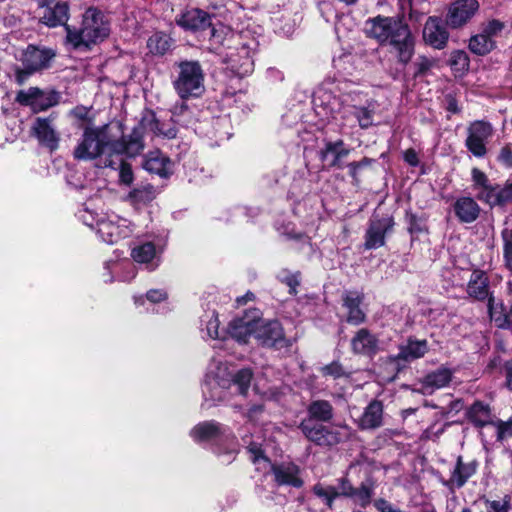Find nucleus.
Segmentation results:
<instances>
[{
    "mask_svg": "<svg viewBox=\"0 0 512 512\" xmlns=\"http://www.w3.org/2000/svg\"><path fill=\"white\" fill-rule=\"evenodd\" d=\"M150 131L155 134H162L160 124L155 118L154 113H146L140 123L134 127L128 139L118 140L120 126L115 127L105 124L99 127L87 125L84 128L82 138L75 147L73 155L78 160H94L101 156H106L104 165L114 167L116 164L113 157L126 154L130 157L139 154L143 148V134Z\"/></svg>",
    "mask_w": 512,
    "mask_h": 512,
    "instance_id": "nucleus-1",
    "label": "nucleus"
},
{
    "mask_svg": "<svg viewBox=\"0 0 512 512\" xmlns=\"http://www.w3.org/2000/svg\"><path fill=\"white\" fill-rule=\"evenodd\" d=\"M253 373L249 368H243L236 373L229 370L227 364L220 358H212L203 385V405L210 408L220 402L226 401L230 390L245 396L250 388Z\"/></svg>",
    "mask_w": 512,
    "mask_h": 512,
    "instance_id": "nucleus-2",
    "label": "nucleus"
},
{
    "mask_svg": "<svg viewBox=\"0 0 512 512\" xmlns=\"http://www.w3.org/2000/svg\"><path fill=\"white\" fill-rule=\"evenodd\" d=\"M365 34L380 45H390L402 64L411 61L415 52V39L409 26L395 17L376 16L365 22Z\"/></svg>",
    "mask_w": 512,
    "mask_h": 512,
    "instance_id": "nucleus-3",
    "label": "nucleus"
},
{
    "mask_svg": "<svg viewBox=\"0 0 512 512\" xmlns=\"http://www.w3.org/2000/svg\"><path fill=\"white\" fill-rule=\"evenodd\" d=\"M247 444V452L249 458L256 466V469L266 473L270 471L273 475V480L278 486H290L293 488H301L304 481L301 476L300 467L292 461H281L271 463V461L264 454L262 444L256 441H248L243 439Z\"/></svg>",
    "mask_w": 512,
    "mask_h": 512,
    "instance_id": "nucleus-4",
    "label": "nucleus"
},
{
    "mask_svg": "<svg viewBox=\"0 0 512 512\" xmlns=\"http://www.w3.org/2000/svg\"><path fill=\"white\" fill-rule=\"evenodd\" d=\"M67 40L75 47H89L103 41L109 35V27L107 21L104 20L103 14L95 9L89 8L83 14L81 28L72 30L66 26Z\"/></svg>",
    "mask_w": 512,
    "mask_h": 512,
    "instance_id": "nucleus-5",
    "label": "nucleus"
},
{
    "mask_svg": "<svg viewBox=\"0 0 512 512\" xmlns=\"http://www.w3.org/2000/svg\"><path fill=\"white\" fill-rule=\"evenodd\" d=\"M205 74L198 61L184 60L176 64L172 82L178 96L183 99L200 97L205 91Z\"/></svg>",
    "mask_w": 512,
    "mask_h": 512,
    "instance_id": "nucleus-6",
    "label": "nucleus"
},
{
    "mask_svg": "<svg viewBox=\"0 0 512 512\" xmlns=\"http://www.w3.org/2000/svg\"><path fill=\"white\" fill-rule=\"evenodd\" d=\"M307 439L320 446H334L350 438L352 429L347 425H334L331 428L313 421L304 419L299 426Z\"/></svg>",
    "mask_w": 512,
    "mask_h": 512,
    "instance_id": "nucleus-7",
    "label": "nucleus"
},
{
    "mask_svg": "<svg viewBox=\"0 0 512 512\" xmlns=\"http://www.w3.org/2000/svg\"><path fill=\"white\" fill-rule=\"evenodd\" d=\"M255 340L265 347L277 350L288 348L292 345L290 339L284 335L283 327L277 320H266L258 314Z\"/></svg>",
    "mask_w": 512,
    "mask_h": 512,
    "instance_id": "nucleus-8",
    "label": "nucleus"
},
{
    "mask_svg": "<svg viewBox=\"0 0 512 512\" xmlns=\"http://www.w3.org/2000/svg\"><path fill=\"white\" fill-rule=\"evenodd\" d=\"M54 56L55 53L51 49L28 46L22 54L24 70L17 72V82L22 84L31 73L48 68Z\"/></svg>",
    "mask_w": 512,
    "mask_h": 512,
    "instance_id": "nucleus-9",
    "label": "nucleus"
},
{
    "mask_svg": "<svg viewBox=\"0 0 512 512\" xmlns=\"http://www.w3.org/2000/svg\"><path fill=\"white\" fill-rule=\"evenodd\" d=\"M258 43L255 39H250L242 43L239 47L233 49L227 55V62L230 69L239 77L251 74L254 70V55Z\"/></svg>",
    "mask_w": 512,
    "mask_h": 512,
    "instance_id": "nucleus-10",
    "label": "nucleus"
},
{
    "mask_svg": "<svg viewBox=\"0 0 512 512\" xmlns=\"http://www.w3.org/2000/svg\"><path fill=\"white\" fill-rule=\"evenodd\" d=\"M132 232L131 222L114 214L104 215L101 221L97 222V234L108 244H114L130 236Z\"/></svg>",
    "mask_w": 512,
    "mask_h": 512,
    "instance_id": "nucleus-11",
    "label": "nucleus"
},
{
    "mask_svg": "<svg viewBox=\"0 0 512 512\" xmlns=\"http://www.w3.org/2000/svg\"><path fill=\"white\" fill-rule=\"evenodd\" d=\"M493 135V128L485 121H474L467 129L465 146L473 156L483 158L487 154V143Z\"/></svg>",
    "mask_w": 512,
    "mask_h": 512,
    "instance_id": "nucleus-12",
    "label": "nucleus"
},
{
    "mask_svg": "<svg viewBox=\"0 0 512 512\" xmlns=\"http://www.w3.org/2000/svg\"><path fill=\"white\" fill-rule=\"evenodd\" d=\"M471 176L473 182L472 188L479 201L491 207L502 206L501 187L499 185H492L485 173L478 168L472 169Z\"/></svg>",
    "mask_w": 512,
    "mask_h": 512,
    "instance_id": "nucleus-13",
    "label": "nucleus"
},
{
    "mask_svg": "<svg viewBox=\"0 0 512 512\" xmlns=\"http://www.w3.org/2000/svg\"><path fill=\"white\" fill-rule=\"evenodd\" d=\"M163 251L164 245L161 241H147L136 245L131 251V257L136 263L153 271L160 265Z\"/></svg>",
    "mask_w": 512,
    "mask_h": 512,
    "instance_id": "nucleus-14",
    "label": "nucleus"
},
{
    "mask_svg": "<svg viewBox=\"0 0 512 512\" xmlns=\"http://www.w3.org/2000/svg\"><path fill=\"white\" fill-rule=\"evenodd\" d=\"M258 310H252L243 317L234 319L229 325V334L231 338L239 343H247L251 337L255 339Z\"/></svg>",
    "mask_w": 512,
    "mask_h": 512,
    "instance_id": "nucleus-15",
    "label": "nucleus"
},
{
    "mask_svg": "<svg viewBox=\"0 0 512 512\" xmlns=\"http://www.w3.org/2000/svg\"><path fill=\"white\" fill-rule=\"evenodd\" d=\"M393 224L390 217L372 219L365 233V249L372 250L384 246L385 235L392 229Z\"/></svg>",
    "mask_w": 512,
    "mask_h": 512,
    "instance_id": "nucleus-16",
    "label": "nucleus"
},
{
    "mask_svg": "<svg viewBox=\"0 0 512 512\" xmlns=\"http://www.w3.org/2000/svg\"><path fill=\"white\" fill-rule=\"evenodd\" d=\"M478 8L477 0H457L449 9L447 24L452 28L463 26L473 17Z\"/></svg>",
    "mask_w": 512,
    "mask_h": 512,
    "instance_id": "nucleus-17",
    "label": "nucleus"
},
{
    "mask_svg": "<svg viewBox=\"0 0 512 512\" xmlns=\"http://www.w3.org/2000/svg\"><path fill=\"white\" fill-rule=\"evenodd\" d=\"M53 121L52 117H38L32 125L33 135L41 145L48 147L50 150L57 149L60 140Z\"/></svg>",
    "mask_w": 512,
    "mask_h": 512,
    "instance_id": "nucleus-18",
    "label": "nucleus"
},
{
    "mask_svg": "<svg viewBox=\"0 0 512 512\" xmlns=\"http://www.w3.org/2000/svg\"><path fill=\"white\" fill-rule=\"evenodd\" d=\"M478 467V461L474 459L464 461L462 456H458L455 467L451 472V476L445 485L450 489L462 488L467 483V481L476 474Z\"/></svg>",
    "mask_w": 512,
    "mask_h": 512,
    "instance_id": "nucleus-19",
    "label": "nucleus"
},
{
    "mask_svg": "<svg viewBox=\"0 0 512 512\" xmlns=\"http://www.w3.org/2000/svg\"><path fill=\"white\" fill-rule=\"evenodd\" d=\"M423 39L426 44L435 48L443 49L447 45L449 33L441 19L429 17L423 28Z\"/></svg>",
    "mask_w": 512,
    "mask_h": 512,
    "instance_id": "nucleus-20",
    "label": "nucleus"
},
{
    "mask_svg": "<svg viewBox=\"0 0 512 512\" xmlns=\"http://www.w3.org/2000/svg\"><path fill=\"white\" fill-rule=\"evenodd\" d=\"M176 23L190 31L205 30L211 25L210 15L198 8H192L184 11L176 18Z\"/></svg>",
    "mask_w": 512,
    "mask_h": 512,
    "instance_id": "nucleus-21",
    "label": "nucleus"
},
{
    "mask_svg": "<svg viewBox=\"0 0 512 512\" xmlns=\"http://www.w3.org/2000/svg\"><path fill=\"white\" fill-rule=\"evenodd\" d=\"M351 349L355 354L372 357L379 351V340L368 329L361 328L351 339Z\"/></svg>",
    "mask_w": 512,
    "mask_h": 512,
    "instance_id": "nucleus-22",
    "label": "nucleus"
},
{
    "mask_svg": "<svg viewBox=\"0 0 512 512\" xmlns=\"http://www.w3.org/2000/svg\"><path fill=\"white\" fill-rule=\"evenodd\" d=\"M453 371L447 367H440L427 374L421 381V392L432 394L435 390L446 387L452 380Z\"/></svg>",
    "mask_w": 512,
    "mask_h": 512,
    "instance_id": "nucleus-23",
    "label": "nucleus"
},
{
    "mask_svg": "<svg viewBox=\"0 0 512 512\" xmlns=\"http://www.w3.org/2000/svg\"><path fill=\"white\" fill-rule=\"evenodd\" d=\"M467 418L477 428L493 426L497 419L490 406L481 401H476L471 405L467 411Z\"/></svg>",
    "mask_w": 512,
    "mask_h": 512,
    "instance_id": "nucleus-24",
    "label": "nucleus"
},
{
    "mask_svg": "<svg viewBox=\"0 0 512 512\" xmlns=\"http://www.w3.org/2000/svg\"><path fill=\"white\" fill-rule=\"evenodd\" d=\"M374 485L370 480L361 484L359 488H354L347 480L341 482V494L351 497L357 504L366 506L370 503L373 495Z\"/></svg>",
    "mask_w": 512,
    "mask_h": 512,
    "instance_id": "nucleus-25",
    "label": "nucleus"
},
{
    "mask_svg": "<svg viewBox=\"0 0 512 512\" xmlns=\"http://www.w3.org/2000/svg\"><path fill=\"white\" fill-rule=\"evenodd\" d=\"M383 405L378 400L371 401L364 409L362 416L358 420V426L362 430L377 429L382 425Z\"/></svg>",
    "mask_w": 512,
    "mask_h": 512,
    "instance_id": "nucleus-26",
    "label": "nucleus"
},
{
    "mask_svg": "<svg viewBox=\"0 0 512 512\" xmlns=\"http://www.w3.org/2000/svg\"><path fill=\"white\" fill-rule=\"evenodd\" d=\"M453 209L455 215L462 223H472L480 214L479 205L473 198L468 196L458 198L453 205Z\"/></svg>",
    "mask_w": 512,
    "mask_h": 512,
    "instance_id": "nucleus-27",
    "label": "nucleus"
},
{
    "mask_svg": "<svg viewBox=\"0 0 512 512\" xmlns=\"http://www.w3.org/2000/svg\"><path fill=\"white\" fill-rule=\"evenodd\" d=\"M226 429L220 423L216 421H204L197 424L190 432L191 437L194 441H208L219 437L220 435H226Z\"/></svg>",
    "mask_w": 512,
    "mask_h": 512,
    "instance_id": "nucleus-28",
    "label": "nucleus"
},
{
    "mask_svg": "<svg viewBox=\"0 0 512 512\" xmlns=\"http://www.w3.org/2000/svg\"><path fill=\"white\" fill-rule=\"evenodd\" d=\"M344 307L348 311L347 322L353 325H359L366 319L365 313L360 308L363 301V295L359 292H347L344 296Z\"/></svg>",
    "mask_w": 512,
    "mask_h": 512,
    "instance_id": "nucleus-29",
    "label": "nucleus"
},
{
    "mask_svg": "<svg viewBox=\"0 0 512 512\" xmlns=\"http://www.w3.org/2000/svg\"><path fill=\"white\" fill-rule=\"evenodd\" d=\"M69 18V7L66 2H57L54 6H47L41 20L49 27L66 25Z\"/></svg>",
    "mask_w": 512,
    "mask_h": 512,
    "instance_id": "nucleus-30",
    "label": "nucleus"
},
{
    "mask_svg": "<svg viewBox=\"0 0 512 512\" xmlns=\"http://www.w3.org/2000/svg\"><path fill=\"white\" fill-rule=\"evenodd\" d=\"M467 293L477 300H485L489 297V285L486 274L480 270L472 272L467 285Z\"/></svg>",
    "mask_w": 512,
    "mask_h": 512,
    "instance_id": "nucleus-31",
    "label": "nucleus"
},
{
    "mask_svg": "<svg viewBox=\"0 0 512 512\" xmlns=\"http://www.w3.org/2000/svg\"><path fill=\"white\" fill-rule=\"evenodd\" d=\"M144 168L150 173L167 178L173 173L172 162L163 154L152 153L145 161Z\"/></svg>",
    "mask_w": 512,
    "mask_h": 512,
    "instance_id": "nucleus-32",
    "label": "nucleus"
},
{
    "mask_svg": "<svg viewBox=\"0 0 512 512\" xmlns=\"http://www.w3.org/2000/svg\"><path fill=\"white\" fill-rule=\"evenodd\" d=\"M156 197V189L149 183L138 184L127 195L126 199L133 206H141L150 203Z\"/></svg>",
    "mask_w": 512,
    "mask_h": 512,
    "instance_id": "nucleus-33",
    "label": "nucleus"
},
{
    "mask_svg": "<svg viewBox=\"0 0 512 512\" xmlns=\"http://www.w3.org/2000/svg\"><path fill=\"white\" fill-rule=\"evenodd\" d=\"M428 351L426 340L409 339L406 345L400 347L397 358L404 361H412L423 357Z\"/></svg>",
    "mask_w": 512,
    "mask_h": 512,
    "instance_id": "nucleus-34",
    "label": "nucleus"
},
{
    "mask_svg": "<svg viewBox=\"0 0 512 512\" xmlns=\"http://www.w3.org/2000/svg\"><path fill=\"white\" fill-rule=\"evenodd\" d=\"M349 153L350 150L344 146V142L342 140H338L335 142H327L324 149L321 151V156L323 160H326L331 156V165L341 167V160L347 157Z\"/></svg>",
    "mask_w": 512,
    "mask_h": 512,
    "instance_id": "nucleus-35",
    "label": "nucleus"
},
{
    "mask_svg": "<svg viewBox=\"0 0 512 512\" xmlns=\"http://www.w3.org/2000/svg\"><path fill=\"white\" fill-rule=\"evenodd\" d=\"M308 418L313 421L328 422L333 417L332 405L326 400H316L308 407Z\"/></svg>",
    "mask_w": 512,
    "mask_h": 512,
    "instance_id": "nucleus-36",
    "label": "nucleus"
},
{
    "mask_svg": "<svg viewBox=\"0 0 512 512\" xmlns=\"http://www.w3.org/2000/svg\"><path fill=\"white\" fill-rule=\"evenodd\" d=\"M488 312L491 321H493L498 328L509 327V313H506L503 303L496 302L493 297H489Z\"/></svg>",
    "mask_w": 512,
    "mask_h": 512,
    "instance_id": "nucleus-37",
    "label": "nucleus"
},
{
    "mask_svg": "<svg viewBox=\"0 0 512 512\" xmlns=\"http://www.w3.org/2000/svg\"><path fill=\"white\" fill-rule=\"evenodd\" d=\"M344 114H353L359 126L367 129L373 125L374 107L369 104L367 107L348 106L344 108Z\"/></svg>",
    "mask_w": 512,
    "mask_h": 512,
    "instance_id": "nucleus-38",
    "label": "nucleus"
},
{
    "mask_svg": "<svg viewBox=\"0 0 512 512\" xmlns=\"http://www.w3.org/2000/svg\"><path fill=\"white\" fill-rule=\"evenodd\" d=\"M494 48V41L487 33L473 36L469 41V49L477 55H485Z\"/></svg>",
    "mask_w": 512,
    "mask_h": 512,
    "instance_id": "nucleus-39",
    "label": "nucleus"
},
{
    "mask_svg": "<svg viewBox=\"0 0 512 512\" xmlns=\"http://www.w3.org/2000/svg\"><path fill=\"white\" fill-rule=\"evenodd\" d=\"M313 493L320 498L329 508L332 507L333 501L336 497L341 494V487L339 489L324 485L321 483H317L313 486Z\"/></svg>",
    "mask_w": 512,
    "mask_h": 512,
    "instance_id": "nucleus-40",
    "label": "nucleus"
},
{
    "mask_svg": "<svg viewBox=\"0 0 512 512\" xmlns=\"http://www.w3.org/2000/svg\"><path fill=\"white\" fill-rule=\"evenodd\" d=\"M112 272L120 281H131L136 276V267L130 261L122 263H113Z\"/></svg>",
    "mask_w": 512,
    "mask_h": 512,
    "instance_id": "nucleus-41",
    "label": "nucleus"
},
{
    "mask_svg": "<svg viewBox=\"0 0 512 512\" xmlns=\"http://www.w3.org/2000/svg\"><path fill=\"white\" fill-rule=\"evenodd\" d=\"M147 46L153 54H164L170 48V39L165 34H154L148 39Z\"/></svg>",
    "mask_w": 512,
    "mask_h": 512,
    "instance_id": "nucleus-42",
    "label": "nucleus"
},
{
    "mask_svg": "<svg viewBox=\"0 0 512 512\" xmlns=\"http://www.w3.org/2000/svg\"><path fill=\"white\" fill-rule=\"evenodd\" d=\"M58 102V94L54 91H42L35 102H33V111L39 112L46 110Z\"/></svg>",
    "mask_w": 512,
    "mask_h": 512,
    "instance_id": "nucleus-43",
    "label": "nucleus"
},
{
    "mask_svg": "<svg viewBox=\"0 0 512 512\" xmlns=\"http://www.w3.org/2000/svg\"><path fill=\"white\" fill-rule=\"evenodd\" d=\"M202 325H205V330L207 335L211 339H219L221 338V334L219 332V320L218 315L212 311L204 315L201 320Z\"/></svg>",
    "mask_w": 512,
    "mask_h": 512,
    "instance_id": "nucleus-44",
    "label": "nucleus"
},
{
    "mask_svg": "<svg viewBox=\"0 0 512 512\" xmlns=\"http://www.w3.org/2000/svg\"><path fill=\"white\" fill-rule=\"evenodd\" d=\"M486 512H509L511 510V497L505 495L501 499L497 500H485Z\"/></svg>",
    "mask_w": 512,
    "mask_h": 512,
    "instance_id": "nucleus-45",
    "label": "nucleus"
},
{
    "mask_svg": "<svg viewBox=\"0 0 512 512\" xmlns=\"http://www.w3.org/2000/svg\"><path fill=\"white\" fill-rule=\"evenodd\" d=\"M503 254L507 268L512 271V228H504L502 231Z\"/></svg>",
    "mask_w": 512,
    "mask_h": 512,
    "instance_id": "nucleus-46",
    "label": "nucleus"
},
{
    "mask_svg": "<svg viewBox=\"0 0 512 512\" xmlns=\"http://www.w3.org/2000/svg\"><path fill=\"white\" fill-rule=\"evenodd\" d=\"M498 441L512 437V417L508 421L496 419L493 426Z\"/></svg>",
    "mask_w": 512,
    "mask_h": 512,
    "instance_id": "nucleus-47",
    "label": "nucleus"
},
{
    "mask_svg": "<svg viewBox=\"0 0 512 512\" xmlns=\"http://www.w3.org/2000/svg\"><path fill=\"white\" fill-rule=\"evenodd\" d=\"M104 215H99L89 207H84L78 212L79 219L88 227L97 230V222L101 221Z\"/></svg>",
    "mask_w": 512,
    "mask_h": 512,
    "instance_id": "nucleus-48",
    "label": "nucleus"
},
{
    "mask_svg": "<svg viewBox=\"0 0 512 512\" xmlns=\"http://www.w3.org/2000/svg\"><path fill=\"white\" fill-rule=\"evenodd\" d=\"M167 293L161 289H151L147 292L146 297L138 296L134 297V302L137 306L144 305L145 301H149L151 303H158L166 300Z\"/></svg>",
    "mask_w": 512,
    "mask_h": 512,
    "instance_id": "nucleus-49",
    "label": "nucleus"
},
{
    "mask_svg": "<svg viewBox=\"0 0 512 512\" xmlns=\"http://www.w3.org/2000/svg\"><path fill=\"white\" fill-rule=\"evenodd\" d=\"M42 90L36 87H30L27 90H21L18 92L16 100L22 104L33 108V102L36 101Z\"/></svg>",
    "mask_w": 512,
    "mask_h": 512,
    "instance_id": "nucleus-50",
    "label": "nucleus"
},
{
    "mask_svg": "<svg viewBox=\"0 0 512 512\" xmlns=\"http://www.w3.org/2000/svg\"><path fill=\"white\" fill-rule=\"evenodd\" d=\"M118 161H115L116 164L113 168H116V165H119V180L122 184L130 185L133 182L134 176L131 166L124 162L121 158V155L118 156Z\"/></svg>",
    "mask_w": 512,
    "mask_h": 512,
    "instance_id": "nucleus-51",
    "label": "nucleus"
},
{
    "mask_svg": "<svg viewBox=\"0 0 512 512\" xmlns=\"http://www.w3.org/2000/svg\"><path fill=\"white\" fill-rule=\"evenodd\" d=\"M435 65V61L432 58L426 56H419L413 63L415 68V77L424 76L428 71Z\"/></svg>",
    "mask_w": 512,
    "mask_h": 512,
    "instance_id": "nucleus-52",
    "label": "nucleus"
},
{
    "mask_svg": "<svg viewBox=\"0 0 512 512\" xmlns=\"http://www.w3.org/2000/svg\"><path fill=\"white\" fill-rule=\"evenodd\" d=\"M320 371L324 377H331L333 379L347 376L346 371L339 362H332L328 365H325L321 367Z\"/></svg>",
    "mask_w": 512,
    "mask_h": 512,
    "instance_id": "nucleus-53",
    "label": "nucleus"
},
{
    "mask_svg": "<svg viewBox=\"0 0 512 512\" xmlns=\"http://www.w3.org/2000/svg\"><path fill=\"white\" fill-rule=\"evenodd\" d=\"M450 64L457 70H467L469 68V57L462 50L454 51L451 54Z\"/></svg>",
    "mask_w": 512,
    "mask_h": 512,
    "instance_id": "nucleus-54",
    "label": "nucleus"
},
{
    "mask_svg": "<svg viewBox=\"0 0 512 512\" xmlns=\"http://www.w3.org/2000/svg\"><path fill=\"white\" fill-rule=\"evenodd\" d=\"M498 161L506 167H512V148L509 145L501 148Z\"/></svg>",
    "mask_w": 512,
    "mask_h": 512,
    "instance_id": "nucleus-55",
    "label": "nucleus"
},
{
    "mask_svg": "<svg viewBox=\"0 0 512 512\" xmlns=\"http://www.w3.org/2000/svg\"><path fill=\"white\" fill-rule=\"evenodd\" d=\"M374 506L379 512H403L382 498L375 500Z\"/></svg>",
    "mask_w": 512,
    "mask_h": 512,
    "instance_id": "nucleus-56",
    "label": "nucleus"
},
{
    "mask_svg": "<svg viewBox=\"0 0 512 512\" xmlns=\"http://www.w3.org/2000/svg\"><path fill=\"white\" fill-rule=\"evenodd\" d=\"M72 115L83 121H87L88 123L92 122V118L89 117L90 109L85 106H77L71 111Z\"/></svg>",
    "mask_w": 512,
    "mask_h": 512,
    "instance_id": "nucleus-57",
    "label": "nucleus"
},
{
    "mask_svg": "<svg viewBox=\"0 0 512 512\" xmlns=\"http://www.w3.org/2000/svg\"><path fill=\"white\" fill-rule=\"evenodd\" d=\"M228 123V120L225 119V118H218L214 121V125H213V132L210 133V132H207L205 133V136L209 137V138H213V137H217L219 138L220 140H223L225 137L222 133L219 132L218 129H216V127H222V126H225L226 124Z\"/></svg>",
    "mask_w": 512,
    "mask_h": 512,
    "instance_id": "nucleus-58",
    "label": "nucleus"
},
{
    "mask_svg": "<svg viewBox=\"0 0 512 512\" xmlns=\"http://www.w3.org/2000/svg\"><path fill=\"white\" fill-rule=\"evenodd\" d=\"M404 160L407 164H409L412 167H416L419 165V158L418 154L414 149H407L404 152Z\"/></svg>",
    "mask_w": 512,
    "mask_h": 512,
    "instance_id": "nucleus-59",
    "label": "nucleus"
},
{
    "mask_svg": "<svg viewBox=\"0 0 512 512\" xmlns=\"http://www.w3.org/2000/svg\"><path fill=\"white\" fill-rule=\"evenodd\" d=\"M501 200L502 206L508 203H512V182L507 183L504 187H501Z\"/></svg>",
    "mask_w": 512,
    "mask_h": 512,
    "instance_id": "nucleus-60",
    "label": "nucleus"
},
{
    "mask_svg": "<svg viewBox=\"0 0 512 512\" xmlns=\"http://www.w3.org/2000/svg\"><path fill=\"white\" fill-rule=\"evenodd\" d=\"M263 412V405H253L247 412L246 416L249 421H256L259 414Z\"/></svg>",
    "mask_w": 512,
    "mask_h": 512,
    "instance_id": "nucleus-61",
    "label": "nucleus"
},
{
    "mask_svg": "<svg viewBox=\"0 0 512 512\" xmlns=\"http://www.w3.org/2000/svg\"><path fill=\"white\" fill-rule=\"evenodd\" d=\"M362 167L361 162H351L348 164L350 176L353 178L354 182H358L357 173L358 170Z\"/></svg>",
    "mask_w": 512,
    "mask_h": 512,
    "instance_id": "nucleus-62",
    "label": "nucleus"
},
{
    "mask_svg": "<svg viewBox=\"0 0 512 512\" xmlns=\"http://www.w3.org/2000/svg\"><path fill=\"white\" fill-rule=\"evenodd\" d=\"M506 382L509 389L512 390V361L506 362L505 366Z\"/></svg>",
    "mask_w": 512,
    "mask_h": 512,
    "instance_id": "nucleus-63",
    "label": "nucleus"
},
{
    "mask_svg": "<svg viewBox=\"0 0 512 512\" xmlns=\"http://www.w3.org/2000/svg\"><path fill=\"white\" fill-rule=\"evenodd\" d=\"M463 407V403L461 400H454L450 403L449 408L447 410H444V414H448L451 412H459Z\"/></svg>",
    "mask_w": 512,
    "mask_h": 512,
    "instance_id": "nucleus-64",
    "label": "nucleus"
}]
</instances>
